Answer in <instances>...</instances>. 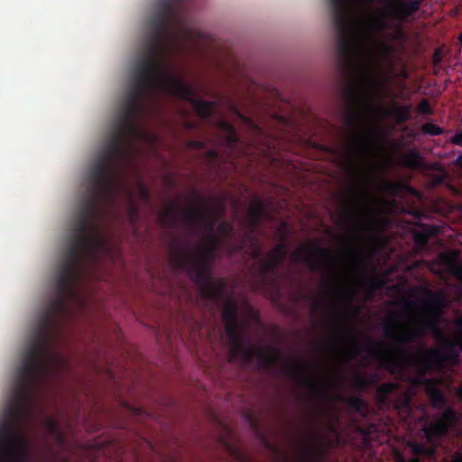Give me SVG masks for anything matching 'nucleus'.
<instances>
[{"label": "nucleus", "instance_id": "obj_1", "mask_svg": "<svg viewBox=\"0 0 462 462\" xmlns=\"http://www.w3.org/2000/svg\"><path fill=\"white\" fill-rule=\"evenodd\" d=\"M194 36L195 32L189 26L180 8L172 0H160L157 10L148 20L142 53L135 63L116 122L105 147L90 167L73 229L53 279L54 295L43 311L68 321L73 319L69 301H81L76 285L85 276V262L96 261L99 252L106 247L99 219L102 204L116 201V168L130 157L134 141L154 138L136 123L146 101L160 92L189 102L203 120H209L214 114L216 104L198 97L194 88L171 73L163 60L175 44Z\"/></svg>", "mask_w": 462, "mask_h": 462}, {"label": "nucleus", "instance_id": "obj_2", "mask_svg": "<svg viewBox=\"0 0 462 462\" xmlns=\"http://www.w3.org/2000/svg\"><path fill=\"white\" fill-rule=\"evenodd\" d=\"M68 320L42 310L17 369L8 405L0 424V462H25L28 440L22 424L31 412L38 387L60 376L69 364L55 349Z\"/></svg>", "mask_w": 462, "mask_h": 462}, {"label": "nucleus", "instance_id": "obj_3", "mask_svg": "<svg viewBox=\"0 0 462 462\" xmlns=\"http://www.w3.org/2000/svg\"><path fill=\"white\" fill-rule=\"evenodd\" d=\"M423 294L424 298L419 301L403 300L405 310L418 308L421 313V318L415 320L412 326H402L397 315L383 319V335L392 340L393 349L390 351L384 347L383 343L370 340L368 352L373 359L382 363H390L393 359H396L402 365L411 364L413 357L409 354L406 346L424 337L428 332H431L435 338L441 343V347L430 348L423 352L422 355L426 362L421 370L441 367L445 363L457 360V348L462 351L461 343L458 339H450L446 337L439 327L444 319V311L448 306L445 293L425 289Z\"/></svg>", "mask_w": 462, "mask_h": 462}, {"label": "nucleus", "instance_id": "obj_4", "mask_svg": "<svg viewBox=\"0 0 462 462\" xmlns=\"http://www.w3.org/2000/svg\"><path fill=\"white\" fill-rule=\"evenodd\" d=\"M225 331L230 343L229 356L243 363L258 360L261 369L269 370L282 365V372L306 388L314 397H323L327 393L325 384L319 381L312 370L300 360L286 362L276 347H255L249 340L245 327L238 320V307L236 301L228 300L222 310Z\"/></svg>", "mask_w": 462, "mask_h": 462}, {"label": "nucleus", "instance_id": "obj_5", "mask_svg": "<svg viewBox=\"0 0 462 462\" xmlns=\"http://www.w3.org/2000/svg\"><path fill=\"white\" fill-rule=\"evenodd\" d=\"M222 245L216 236L203 237L193 250L180 245L171 248V262L177 269L185 270L199 287L201 297L207 300L218 301L224 295L226 282L211 276L212 261Z\"/></svg>", "mask_w": 462, "mask_h": 462}, {"label": "nucleus", "instance_id": "obj_6", "mask_svg": "<svg viewBox=\"0 0 462 462\" xmlns=\"http://www.w3.org/2000/svg\"><path fill=\"white\" fill-rule=\"evenodd\" d=\"M351 0H328L331 20L337 32V56L345 70L361 67L365 53L363 28L349 12Z\"/></svg>", "mask_w": 462, "mask_h": 462}, {"label": "nucleus", "instance_id": "obj_7", "mask_svg": "<svg viewBox=\"0 0 462 462\" xmlns=\"http://www.w3.org/2000/svg\"><path fill=\"white\" fill-rule=\"evenodd\" d=\"M378 82L369 75H365L360 86L349 87L345 91V97L348 104L346 115V125L353 130V143L351 152L366 155L370 152L374 135L371 132L364 131L367 124V113L372 91L376 88Z\"/></svg>", "mask_w": 462, "mask_h": 462}, {"label": "nucleus", "instance_id": "obj_8", "mask_svg": "<svg viewBox=\"0 0 462 462\" xmlns=\"http://www.w3.org/2000/svg\"><path fill=\"white\" fill-rule=\"evenodd\" d=\"M194 199L203 203L200 208H192L182 211L177 203L162 211L159 215L162 224L168 228L178 226L180 217L187 224L192 233L199 230L204 231L203 237L216 236L215 227L219 218L223 217L226 207L224 197H215L209 199H203L198 192H194Z\"/></svg>", "mask_w": 462, "mask_h": 462}, {"label": "nucleus", "instance_id": "obj_9", "mask_svg": "<svg viewBox=\"0 0 462 462\" xmlns=\"http://www.w3.org/2000/svg\"><path fill=\"white\" fill-rule=\"evenodd\" d=\"M291 256L293 262L303 263L310 271L331 275L333 280L329 284L330 292L344 299L348 303L352 301V291L346 290L339 281L340 261L332 251L320 246L317 243L310 242L305 246L293 251Z\"/></svg>", "mask_w": 462, "mask_h": 462}, {"label": "nucleus", "instance_id": "obj_10", "mask_svg": "<svg viewBox=\"0 0 462 462\" xmlns=\"http://www.w3.org/2000/svg\"><path fill=\"white\" fill-rule=\"evenodd\" d=\"M347 212L353 217L348 226L358 238H364L367 233L377 229L378 219L374 217L365 184L358 183L354 187V196L348 202Z\"/></svg>", "mask_w": 462, "mask_h": 462}, {"label": "nucleus", "instance_id": "obj_11", "mask_svg": "<svg viewBox=\"0 0 462 462\" xmlns=\"http://www.w3.org/2000/svg\"><path fill=\"white\" fill-rule=\"evenodd\" d=\"M424 0H386V14L393 22V27L402 35V26L410 22L420 10Z\"/></svg>", "mask_w": 462, "mask_h": 462}, {"label": "nucleus", "instance_id": "obj_12", "mask_svg": "<svg viewBox=\"0 0 462 462\" xmlns=\"http://www.w3.org/2000/svg\"><path fill=\"white\" fill-rule=\"evenodd\" d=\"M458 413L452 407L443 409L441 416L423 427V432L430 441L438 440L446 436L449 429L457 422Z\"/></svg>", "mask_w": 462, "mask_h": 462}, {"label": "nucleus", "instance_id": "obj_13", "mask_svg": "<svg viewBox=\"0 0 462 462\" xmlns=\"http://www.w3.org/2000/svg\"><path fill=\"white\" fill-rule=\"evenodd\" d=\"M246 244L247 249L245 253L252 259L258 261V263L261 262V259H264L259 238L253 232L246 233L242 243L232 245L230 254L244 251Z\"/></svg>", "mask_w": 462, "mask_h": 462}, {"label": "nucleus", "instance_id": "obj_14", "mask_svg": "<svg viewBox=\"0 0 462 462\" xmlns=\"http://www.w3.org/2000/svg\"><path fill=\"white\" fill-rule=\"evenodd\" d=\"M258 271L255 273L258 285L261 288L273 286L276 282L277 273L280 266L269 257L261 259L258 263Z\"/></svg>", "mask_w": 462, "mask_h": 462}, {"label": "nucleus", "instance_id": "obj_15", "mask_svg": "<svg viewBox=\"0 0 462 462\" xmlns=\"http://www.w3.org/2000/svg\"><path fill=\"white\" fill-rule=\"evenodd\" d=\"M424 373L425 371L421 370L420 375L418 377V383L425 385L431 406L437 410H443L448 402L446 396L433 380L424 378Z\"/></svg>", "mask_w": 462, "mask_h": 462}, {"label": "nucleus", "instance_id": "obj_16", "mask_svg": "<svg viewBox=\"0 0 462 462\" xmlns=\"http://www.w3.org/2000/svg\"><path fill=\"white\" fill-rule=\"evenodd\" d=\"M216 126L220 130L223 142L228 148H232L238 142L237 132L231 123L220 118L216 122Z\"/></svg>", "mask_w": 462, "mask_h": 462}, {"label": "nucleus", "instance_id": "obj_17", "mask_svg": "<svg viewBox=\"0 0 462 462\" xmlns=\"http://www.w3.org/2000/svg\"><path fill=\"white\" fill-rule=\"evenodd\" d=\"M266 215V208L264 204L260 199H255L249 207L248 217L249 223L253 229H255L262 222Z\"/></svg>", "mask_w": 462, "mask_h": 462}, {"label": "nucleus", "instance_id": "obj_18", "mask_svg": "<svg viewBox=\"0 0 462 462\" xmlns=\"http://www.w3.org/2000/svg\"><path fill=\"white\" fill-rule=\"evenodd\" d=\"M43 427L48 434H50L56 443L60 446L65 442V436L60 428L59 422L53 417H46L43 420Z\"/></svg>", "mask_w": 462, "mask_h": 462}, {"label": "nucleus", "instance_id": "obj_19", "mask_svg": "<svg viewBox=\"0 0 462 462\" xmlns=\"http://www.w3.org/2000/svg\"><path fill=\"white\" fill-rule=\"evenodd\" d=\"M428 443H420L416 442L411 445L412 452L417 456H424L428 457H432L435 456L436 453V448H435V441H430L427 439Z\"/></svg>", "mask_w": 462, "mask_h": 462}, {"label": "nucleus", "instance_id": "obj_20", "mask_svg": "<svg viewBox=\"0 0 462 462\" xmlns=\"http://www.w3.org/2000/svg\"><path fill=\"white\" fill-rule=\"evenodd\" d=\"M287 253V245L284 242H281L269 251L268 257L277 263L278 266H281L285 260Z\"/></svg>", "mask_w": 462, "mask_h": 462}, {"label": "nucleus", "instance_id": "obj_21", "mask_svg": "<svg viewBox=\"0 0 462 462\" xmlns=\"http://www.w3.org/2000/svg\"><path fill=\"white\" fill-rule=\"evenodd\" d=\"M216 236L220 240L222 245L224 241L230 240L234 236V226L231 223L226 220H223L219 223L217 229L215 230Z\"/></svg>", "mask_w": 462, "mask_h": 462}, {"label": "nucleus", "instance_id": "obj_22", "mask_svg": "<svg viewBox=\"0 0 462 462\" xmlns=\"http://www.w3.org/2000/svg\"><path fill=\"white\" fill-rule=\"evenodd\" d=\"M344 402L348 405L349 408L356 411L358 413L365 412V410L366 409V403L365 400L356 395L349 396L346 399H344Z\"/></svg>", "mask_w": 462, "mask_h": 462}, {"label": "nucleus", "instance_id": "obj_23", "mask_svg": "<svg viewBox=\"0 0 462 462\" xmlns=\"http://www.w3.org/2000/svg\"><path fill=\"white\" fill-rule=\"evenodd\" d=\"M404 164L411 169L423 167L422 158L417 151H412L404 157Z\"/></svg>", "mask_w": 462, "mask_h": 462}, {"label": "nucleus", "instance_id": "obj_24", "mask_svg": "<svg viewBox=\"0 0 462 462\" xmlns=\"http://www.w3.org/2000/svg\"><path fill=\"white\" fill-rule=\"evenodd\" d=\"M380 189L392 196H396L401 189V185L390 180L382 179L380 180Z\"/></svg>", "mask_w": 462, "mask_h": 462}, {"label": "nucleus", "instance_id": "obj_25", "mask_svg": "<svg viewBox=\"0 0 462 462\" xmlns=\"http://www.w3.org/2000/svg\"><path fill=\"white\" fill-rule=\"evenodd\" d=\"M370 383L371 382L368 378L360 375L356 376L352 381L353 388L360 392L365 391Z\"/></svg>", "mask_w": 462, "mask_h": 462}, {"label": "nucleus", "instance_id": "obj_26", "mask_svg": "<svg viewBox=\"0 0 462 462\" xmlns=\"http://www.w3.org/2000/svg\"><path fill=\"white\" fill-rule=\"evenodd\" d=\"M397 388L396 383H383L380 384L377 388V393L382 397H387L391 393H393Z\"/></svg>", "mask_w": 462, "mask_h": 462}, {"label": "nucleus", "instance_id": "obj_27", "mask_svg": "<svg viewBox=\"0 0 462 462\" xmlns=\"http://www.w3.org/2000/svg\"><path fill=\"white\" fill-rule=\"evenodd\" d=\"M422 131L425 134L433 135V136L440 135L443 134V129L432 123H427V124L423 125Z\"/></svg>", "mask_w": 462, "mask_h": 462}, {"label": "nucleus", "instance_id": "obj_28", "mask_svg": "<svg viewBox=\"0 0 462 462\" xmlns=\"http://www.w3.org/2000/svg\"><path fill=\"white\" fill-rule=\"evenodd\" d=\"M414 241L416 245L425 249L429 245V234L427 232H417L414 234Z\"/></svg>", "mask_w": 462, "mask_h": 462}, {"label": "nucleus", "instance_id": "obj_29", "mask_svg": "<svg viewBox=\"0 0 462 462\" xmlns=\"http://www.w3.org/2000/svg\"><path fill=\"white\" fill-rule=\"evenodd\" d=\"M448 270L449 273L462 283V264L449 261Z\"/></svg>", "mask_w": 462, "mask_h": 462}, {"label": "nucleus", "instance_id": "obj_30", "mask_svg": "<svg viewBox=\"0 0 462 462\" xmlns=\"http://www.w3.org/2000/svg\"><path fill=\"white\" fill-rule=\"evenodd\" d=\"M365 285L371 291L374 293L375 291L379 290L382 287V281L379 278H370L365 280Z\"/></svg>", "mask_w": 462, "mask_h": 462}, {"label": "nucleus", "instance_id": "obj_31", "mask_svg": "<svg viewBox=\"0 0 462 462\" xmlns=\"http://www.w3.org/2000/svg\"><path fill=\"white\" fill-rule=\"evenodd\" d=\"M360 351H361V346H360V343H359L358 339L356 338V337L352 336V345L349 349V356L352 358H354L360 354Z\"/></svg>", "mask_w": 462, "mask_h": 462}, {"label": "nucleus", "instance_id": "obj_32", "mask_svg": "<svg viewBox=\"0 0 462 462\" xmlns=\"http://www.w3.org/2000/svg\"><path fill=\"white\" fill-rule=\"evenodd\" d=\"M129 205H128V210L131 216L132 220H134L138 215H139V208L133 202L132 200V195L129 194Z\"/></svg>", "mask_w": 462, "mask_h": 462}, {"label": "nucleus", "instance_id": "obj_33", "mask_svg": "<svg viewBox=\"0 0 462 462\" xmlns=\"http://www.w3.org/2000/svg\"><path fill=\"white\" fill-rule=\"evenodd\" d=\"M454 327L457 333L455 338L458 339L462 345V317H458L454 320Z\"/></svg>", "mask_w": 462, "mask_h": 462}, {"label": "nucleus", "instance_id": "obj_34", "mask_svg": "<svg viewBox=\"0 0 462 462\" xmlns=\"http://www.w3.org/2000/svg\"><path fill=\"white\" fill-rule=\"evenodd\" d=\"M205 156L209 162H214L219 158V152L217 149H209L206 152Z\"/></svg>", "mask_w": 462, "mask_h": 462}, {"label": "nucleus", "instance_id": "obj_35", "mask_svg": "<svg viewBox=\"0 0 462 462\" xmlns=\"http://www.w3.org/2000/svg\"><path fill=\"white\" fill-rule=\"evenodd\" d=\"M189 145L191 148L202 150L206 148V143L204 141L199 140H192L189 142Z\"/></svg>", "mask_w": 462, "mask_h": 462}, {"label": "nucleus", "instance_id": "obj_36", "mask_svg": "<svg viewBox=\"0 0 462 462\" xmlns=\"http://www.w3.org/2000/svg\"><path fill=\"white\" fill-rule=\"evenodd\" d=\"M420 112L421 114H430L431 110L427 100H423L420 105Z\"/></svg>", "mask_w": 462, "mask_h": 462}, {"label": "nucleus", "instance_id": "obj_37", "mask_svg": "<svg viewBox=\"0 0 462 462\" xmlns=\"http://www.w3.org/2000/svg\"><path fill=\"white\" fill-rule=\"evenodd\" d=\"M451 141L454 144L462 146V132L457 133Z\"/></svg>", "mask_w": 462, "mask_h": 462}, {"label": "nucleus", "instance_id": "obj_38", "mask_svg": "<svg viewBox=\"0 0 462 462\" xmlns=\"http://www.w3.org/2000/svg\"><path fill=\"white\" fill-rule=\"evenodd\" d=\"M236 114L237 115V116L242 119L243 121H245V123L249 124L251 126L253 127H256L254 125V124L250 120L248 119L247 117H245L241 112H239L238 110L236 109Z\"/></svg>", "mask_w": 462, "mask_h": 462}, {"label": "nucleus", "instance_id": "obj_39", "mask_svg": "<svg viewBox=\"0 0 462 462\" xmlns=\"http://www.w3.org/2000/svg\"><path fill=\"white\" fill-rule=\"evenodd\" d=\"M140 189H141V193H142V196L147 199L149 198V191L148 189H146V187L144 185H141L140 187Z\"/></svg>", "mask_w": 462, "mask_h": 462}, {"label": "nucleus", "instance_id": "obj_40", "mask_svg": "<svg viewBox=\"0 0 462 462\" xmlns=\"http://www.w3.org/2000/svg\"><path fill=\"white\" fill-rule=\"evenodd\" d=\"M450 462H462V452L457 453Z\"/></svg>", "mask_w": 462, "mask_h": 462}, {"label": "nucleus", "instance_id": "obj_41", "mask_svg": "<svg viewBox=\"0 0 462 462\" xmlns=\"http://www.w3.org/2000/svg\"><path fill=\"white\" fill-rule=\"evenodd\" d=\"M381 49L384 53H390L392 52V48L388 46L387 44L383 43L381 45Z\"/></svg>", "mask_w": 462, "mask_h": 462}, {"label": "nucleus", "instance_id": "obj_42", "mask_svg": "<svg viewBox=\"0 0 462 462\" xmlns=\"http://www.w3.org/2000/svg\"><path fill=\"white\" fill-rule=\"evenodd\" d=\"M362 177L366 180H372V174L369 172V171H362Z\"/></svg>", "mask_w": 462, "mask_h": 462}, {"label": "nucleus", "instance_id": "obj_43", "mask_svg": "<svg viewBox=\"0 0 462 462\" xmlns=\"http://www.w3.org/2000/svg\"><path fill=\"white\" fill-rule=\"evenodd\" d=\"M401 462H419V459L417 457H412L407 460L402 459Z\"/></svg>", "mask_w": 462, "mask_h": 462}, {"label": "nucleus", "instance_id": "obj_44", "mask_svg": "<svg viewBox=\"0 0 462 462\" xmlns=\"http://www.w3.org/2000/svg\"><path fill=\"white\" fill-rule=\"evenodd\" d=\"M457 163L462 168V153L457 157Z\"/></svg>", "mask_w": 462, "mask_h": 462}, {"label": "nucleus", "instance_id": "obj_45", "mask_svg": "<svg viewBox=\"0 0 462 462\" xmlns=\"http://www.w3.org/2000/svg\"><path fill=\"white\" fill-rule=\"evenodd\" d=\"M188 127H189V128H190V129H192V128H194V127H195V124H193V123H189V124H188Z\"/></svg>", "mask_w": 462, "mask_h": 462}, {"label": "nucleus", "instance_id": "obj_46", "mask_svg": "<svg viewBox=\"0 0 462 462\" xmlns=\"http://www.w3.org/2000/svg\"><path fill=\"white\" fill-rule=\"evenodd\" d=\"M317 307H318L319 309H323V307H324V306H323V304H322V303L318 302V303H317Z\"/></svg>", "mask_w": 462, "mask_h": 462}, {"label": "nucleus", "instance_id": "obj_47", "mask_svg": "<svg viewBox=\"0 0 462 462\" xmlns=\"http://www.w3.org/2000/svg\"><path fill=\"white\" fill-rule=\"evenodd\" d=\"M458 40H459V42H461V44H462V32L460 33Z\"/></svg>", "mask_w": 462, "mask_h": 462}]
</instances>
